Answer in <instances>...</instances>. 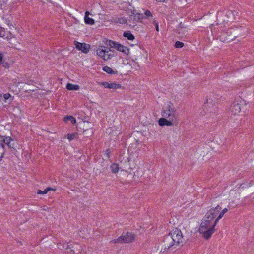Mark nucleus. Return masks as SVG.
Instances as JSON below:
<instances>
[{
  "instance_id": "nucleus-1",
  "label": "nucleus",
  "mask_w": 254,
  "mask_h": 254,
  "mask_svg": "<svg viewBox=\"0 0 254 254\" xmlns=\"http://www.w3.org/2000/svg\"><path fill=\"white\" fill-rule=\"evenodd\" d=\"M215 220L212 217L205 214L199 228V232L202 234L203 237L207 240L209 239L215 231Z\"/></svg>"
},
{
  "instance_id": "nucleus-2",
  "label": "nucleus",
  "mask_w": 254,
  "mask_h": 254,
  "mask_svg": "<svg viewBox=\"0 0 254 254\" xmlns=\"http://www.w3.org/2000/svg\"><path fill=\"white\" fill-rule=\"evenodd\" d=\"M162 117H167L168 119L179 120V115L173 104L170 103L165 106L162 112Z\"/></svg>"
},
{
  "instance_id": "nucleus-3",
  "label": "nucleus",
  "mask_w": 254,
  "mask_h": 254,
  "mask_svg": "<svg viewBox=\"0 0 254 254\" xmlns=\"http://www.w3.org/2000/svg\"><path fill=\"white\" fill-rule=\"evenodd\" d=\"M135 239V235L131 232H127L126 233H123L121 236L114 240L113 242L114 243H129L133 242Z\"/></svg>"
},
{
  "instance_id": "nucleus-4",
  "label": "nucleus",
  "mask_w": 254,
  "mask_h": 254,
  "mask_svg": "<svg viewBox=\"0 0 254 254\" xmlns=\"http://www.w3.org/2000/svg\"><path fill=\"white\" fill-rule=\"evenodd\" d=\"M169 235L172 238L173 241H174L177 246L183 242L184 238L182 233L178 228L173 229L169 233Z\"/></svg>"
},
{
  "instance_id": "nucleus-5",
  "label": "nucleus",
  "mask_w": 254,
  "mask_h": 254,
  "mask_svg": "<svg viewBox=\"0 0 254 254\" xmlns=\"http://www.w3.org/2000/svg\"><path fill=\"white\" fill-rule=\"evenodd\" d=\"M106 45L110 46L111 48L116 49L119 51L122 52L125 54L128 55L129 52V49L127 47L122 45L119 43L109 40L106 41Z\"/></svg>"
},
{
  "instance_id": "nucleus-6",
  "label": "nucleus",
  "mask_w": 254,
  "mask_h": 254,
  "mask_svg": "<svg viewBox=\"0 0 254 254\" xmlns=\"http://www.w3.org/2000/svg\"><path fill=\"white\" fill-rule=\"evenodd\" d=\"M217 107L215 101H213L211 98H207L204 103V109L206 114L215 113L217 111Z\"/></svg>"
},
{
  "instance_id": "nucleus-7",
  "label": "nucleus",
  "mask_w": 254,
  "mask_h": 254,
  "mask_svg": "<svg viewBox=\"0 0 254 254\" xmlns=\"http://www.w3.org/2000/svg\"><path fill=\"white\" fill-rule=\"evenodd\" d=\"M144 18L143 14H139L135 11H131V14L129 15V18L128 20L127 24L130 26L134 27L135 26L134 24L136 22L141 21V20Z\"/></svg>"
},
{
  "instance_id": "nucleus-8",
  "label": "nucleus",
  "mask_w": 254,
  "mask_h": 254,
  "mask_svg": "<svg viewBox=\"0 0 254 254\" xmlns=\"http://www.w3.org/2000/svg\"><path fill=\"white\" fill-rule=\"evenodd\" d=\"M162 245L165 251H168L170 249L173 250L177 246L174 241H173L172 238L169 234L164 237Z\"/></svg>"
},
{
  "instance_id": "nucleus-9",
  "label": "nucleus",
  "mask_w": 254,
  "mask_h": 254,
  "mask_svg": "<svg viewBox=\"0 0 254 254\" xmlns=\"http://www.w3.org/2000/svg\"><path fill=\"white\" fill-rule=\"evenodd\" d=\"M178 120L168 119L167 117H162L158 120V124L160 126H176L178 124Z\"/></svg>"
},
{
  "instance_id": "nucleus-10",
  "label": "nucleus",
  "mask_w": 254,
  "mask_h": 254,
  "mask_svg": "<svg viewBox=\"0 0 254 254\" xmlns=\"http://www.w3.org/2000/svg\"><path fill=\"white\" fill-rule=\"evenodd\" d=\"M13 3V0H0V9L9 11L11 10Z\"/></svg>"
},
{
  "instance_id": "nucleus-11",
  "label": "nucleus",
  "mask_w": 254,
  "mask_h": 254,
  "mask_svg": "<svg viewBox=\"0 0 254 254\" xmlns=\"http://www.w3.org/2000/svg\"><path fill=\"white\" fill-rule=\"evenodd\" d=\"M74 44L76 48L78 50L81 51L83 53H88L90 49V45L85 43H80L77 41H75Z\"/></svg>"
},
{
  "instance_id": "nucleus-12",
  "label": "nucleus",
  "mask_w": 254,
  "mask_h": 254,
  "mask_svg": "<svg viewBox=\"0 0 254 254\" xmlns=\"http://www.w3.org/2000/svg\"><path fill=\"white\" fill-rule=\"evenodd\" d=\"M221 209V207L219 205H217L214 208H211L206 212V214L208 215V216L212 217V219L215 220L217 218L216 216L218 215Z\"/></svg>"
},
{
  "instance_id": "nucleus-13",
  "label": "nucleus",
  "mask_w": 254,
  "mask_h": 254,
  "mask_svg": "<svg viewBox=\"0 0 254 254\" xmlns=\"http://www.w3.org/2000/svg\"><path fill=\"white\" fill-rule=\"evenodd\" d=\"M240 105L238 103L234 102L230 108V112L234 115H238L241 112Z\"/></svg>"
},
{
  "instance_id": "nucleus-14",
  "label": "nucleus",
  "mask_w": 254,
  "mask_h": 254,
  "mask_svg": "<svg viewBox=\"0 0 254 254\" xmlns=\"http://www.w3.org/2000/svg\"><path fill=\"white\" fill-rule=\"evenodd\" d=\"M100 84L104 86L105 88H107L109 89H116L121 87V84L116 83H109L107 82H101Z\"/></svg>"
},
{
  "instance_id": "nucleus-15",
  "label": "nucleus",
  "mask_w": 254,
  "mask_h": 254,
  "mask_svg": "<svg viewBox=\"0 0 254 254\" xmlns=\"http://www.w3.org/2000/svg\"><path fill=\"white\" fill-rule=\"evenodd\" d=\"M71 244L72 245L70 247V252H72L73 254H78L82 250L81 246L78 244L74 243L73 245L72 243Z\"/></svg>"
},
{
  "instance_id": "nucleus-16",
  "label": "nucleus",
  "mask_w": 254,
  "mask_h": 254,
  "mask_svg": "<svg viewBox=\"0 0 254 254\" xmlns=\"http://www.w3.org/2000/svg\"><path fill=\"white\" fill-rule=\"evenodd\" d=\"M97 55L102 58L104 60L106 58V53H108V51L105 49V47H101L97 49Z\"/></svg>"
},
{
  "instance_id": "nucleus-17",
  "label": "nucleus",
  "mask_w": 254,
  "mask_h": 254,
  "mask_svg": "<svg viewBox=\"0 0 254 254\" xmlns=\"http://www.w3.org/2000/svg\"><path fill=\"white\" fill-rule=\"evenodd\" d=\"M89 11H86L85 13L84 21L86 24L89 25H93L94 24V20L93 19L89 17L90 15Z\"/></svg>"
},
{
  "instance_id": "nucleus-18",
  "label": "nucleus",
  "mask_w": 254,
  "mask_h": 254,
  "mask_svg": "<svg viewBox=\"0 0 254 254\" xmlns=\"http://www.w3.org/2000/svg\"><path fill=\"white\" fill-rule=\"evenodd\" d=\"M228 211L227 208H224L222 211L220 210V211L219 212V215L217 217V218L215 220V223L214 225H217L218 221L222 218L223 215Z\"/></svg>"
},
{
  "instance_id": "nucleus-19",
  "label": "nucleus",
  "mask_w": 254,
  "mask_h": 254,
  "mask_svg": "<svg viewBox=\"0 0 254 254\" xmlns=\"http://www.w3.org/2000/svg\"><path fill=\"white\" fill-rule=\"evenodd\" d=\"M72 245V244L70 243V244H69L68 243H59L58 244V247L59 249H62V248H63V249H66V250H68V249H71V246Z\"/></svg>"
},
{
  "instance_id": "nucleus-20",
  "label": "nucleus",
  "mask_w": 254,
  "mask_h": 254,
  "mask_svg": "<svg viewBox=\"0 0 254 254\" xmlns=\"http://www.w3.org/2000/svg\"><path fill=\"white\" fill-rule=\"evenodd\" d=\"M66 87L69 90H77L79 89V86L78 85L72 84L69 83L66 84Z\"/></svg>"
},
{
  "instance_id": "nucleus-21",
  "label": "nucleus",
  "mask_w": 254,
  "mask_h": 254,
  "mask_svg": "<svg viewBox=\"0 0 254 254\" xmlns=\"http://www.w3.org/2000/svg\"><path fill=\"white\" fill-rule=\"evenodd\" d=\"M103 70L110 74H117V71H115L108 66H105L103 67Z\"/></svg>"
},
{
  "instance_id": "nucleus-22",
  "label": "nucleus",
  "mask_w": 254,
  "mask_h": 254,
  "mask_svg": "<svg viewBox=\"0 0 254 254\" xmlns=\"http://www.w3.org/2000/svg\"><path fill=\"white\" fill-rule=\"evenodd\" d=\"M123 36L127 38V39L129 40H133L135 38L133 34H132L129 31L125 32L123 33Z\"/></svg>"
},
{
  "instance_id": "nucleus-23",
  "label": "nucleus",
  "mask_w": 254,
  "mask_h": 254,
  "mask_svg": "<svg viewBox=\"0 0 254 254\" xmlns=\"http://www.w3.org/2000/svg\"><path fill=\"white\" fill-rule=\"evenodd\" d=\"M112 172L113 173H116L119 171V165L116 163L112 164L110 166Z\"/></svg>"
},
{
  "instance_id": "nucleus-24",
  "label": "nucleus",
  "mask_w": 254,
  "mask_h": 254,
  "mask_svg": "<svg viewBox=\"0 0 254 254\" xmlns=\"http://www.w3.org/2000/svg\"><path fill=\"white\" fill-rule=\"evenodd\" d=\"M64 121L65 122L70 121L72 124H75L76 123L75 119L72 116H66L64 117Z\"/></svg>"
},
{
  "instance_id": "nucleus-25",
  "label": "nucleus",
  "mask_w": 254,
  "mask_h": 254,
  "mask_svg": "<svg viewBox=\"0 0 254 254\" xmlns=\"http://www.w3.org/2000/svg\"><path fill=\"white\" fill-rule=\"evenodd\" d=\"M52 189L50 187H48L46 188L44 191H42L40 190H38L37 191V193L39 194H46L49 190H51Z\"/></svg>"
},
{
  "instance_id": "nucleus-26",
  "label": "nucleus",
  "mask_w": 254,
  "mask_h": 254,
  "mask_svg": "<svg viewBox=\"0 0 254 254\" xmlns=\"http://www.w3.org/2000/svg\"><path fill=\"white\" fill-rule=\"evenodd\" d=\"M117 22L121 24H125L127 23V20L125 17H121L118 19Z\"/></svg>"
},
{
  "instance_id": "nucleus-27",
  "label": "nucleus",
  "mask_w": 254,
  "mask_h": 254,
  "mask_svg": "<svg viewBox=\"0 0 254 254\" xmlns=\"http://www.w3.org/2000/svg\"><path fill=\"white\" fill-rule=\"evenodd\" d=\"M77 134L73 133V134H67V138L69 141H71L74 139H75L77 136Z\"/></svg>"
},
{
  "instance_id": "nucleus-28",
  "label": "nucleus",
  "mask_w": 254,
  "mask_h": 254,
  "mask_svg": "<svg viewBox=\"0 0 254 254\" xmlns=\"http://www.w3.org/2000/svg\"><path fill=\"white\" fill-rule=\"evenodd\" d=\"M184 46V43L180 41H177L175 44V47L177 48H180L183 47Z\"/></svg>"
},
{
  "instance_id": "nucleus-29",
  "label": "nucleus",
  "mask_w": 254,
  "mask_h": 254,
  "mask_svg": "<svg viewBox=\"0 0 254 254\" xmlns=\"http://www.w3.org/2000/svg\"><path fill=\"white\" fill-rule=\"evenodd\" d=\"M13 140L10 137H7L5 139H3L2 141L4 142L6 144H10V142L12 141Z\"/></svg>"
},
{
  "instance_id": "nucleus-30",
  "label": "nucleus",
  "mask_w": 254,
  "mask_h": 254,
  "mask_svg": "<svg viewBox=\"0 0 254 254\" xmlns=\"http://www.w3.org/2000/svg\"><path fill=\"white\" fill-rule=\"evenodd\" d=\"M107 58H104V60L106 61V60H107L108 59H111L112 57H114V54L113 53V52H111L110 53L108 54L107 53Z\"/></svg>"
},
{
  "instance_id": "nucleus-31",
  "label": "nucleus",
  "mask_w": 254,
  "mask_h": 254,
  "mask_svg": "<svg viewBox=\"0 0 254 254\" xmlns=\"http://www.w3.org/2000/svg\"><path fill=\"white\" fill-rule=\"evenodd\" d=\"M144 14L146 17H152V14L149 10H146L144 12Z\"/></svg>"
},
{
  "instance_id": "nucleus-32",
  "label": "nucleus",
  "mask_w": 254,
  "mask_h": 254,
  "mask_svg": "<svg viewBox=\"0 0 254 254\" xmlns=\"http://www.w3.org/2000/svg\"><path fill=\"white\" fill-rule=\"evenodd\" d=\"M5 35V31L0 27V37H4Z\"/></svg>"
},
{
  "instance_id": "nucleus-33",
  "label": "nucleus",
  "mask_w": 254,
  "mask_h": 254,
  "mask_svg": "<svg viewBox=\"0 0 254 254\" xmlns=\"http://www.w3.org/2000/svg\"><path fill=\"white\" fill-rule=\"evenodd\" d=\"M111 153V151L109 149H108L106 150V152H105V155L106 156V157L108 158H110V154Z\"/></svg>"
},
{
  "instance_id": "nucleus-34",
  "label": "nucleus",
  "mask_w": 254,
  "mask_h": 254,
  "mask_svg": "<svg viewBox=\"0 0 254 254\" xmlns=\"http://www.w3.org/2000/svg\"><path fill=\"white\" fill-rule=\"evenodd\" d=\"M3 66L5 68H9V64L7 62H3L2 63Z\"/></svg>"
},
{
  "instance_id": "nucleus-35",
  "label": "nucleus",
  "mask_w": 254,
  "mask_h": 254,
  "mask_svg": "<svg viewBox=\"0 0 254 254\" xmlns=\"http://www.w3.org/2000/svg\"><path fill=\"white\" fill-rule=\"evenodd\" d=\"M3 97L5 100H7L9 97H11V96L9 94L7 93V94H4Z\"/></svg>"
},
{
  "instance_id": "nucleus-36",
  "label": "nucleus",
  "mask_w": 254,
  "mask_h": 254,
  "mask_svg": "<svg viewBox=\"0 0 254 254\" xmlns=\"http://www.w3.org/2000/svg\"><path fill=\"white\" fill-rule=\"evenodd\" d=\"M154 23L155 24V28L156 29V30L157 31H159V26H158V23L157 22H156V21H154Z\"/></svg>"
},
{
  "instance_id": "nucleus-37",
  "label": "nucleus",
  "mask_w": 254,
  "mask_h": 254,
  "mask_svg": "<svg viewBox=\"0 0 254 254\" xmlns=\"http://www.w3.org/2000/svg\"><path fill=\"white\" fill-rule=\"evenodd\" d=\"M14 111H15L16 113H20V110L18 107H15L13 109Z\"/></svg>"
},
{
  "instance_id": "nucleus-38",
  "label": "nucleus",
  "mask_w": 254,
  "mask_h": 254,
  "mask_svg": "<svg viewBox=\"0 0 254 254\" xmlns=\"http://www.w3.org/2000/svg\"><path fill=\"white\" fill-rule=\"evenodd\" d=\"M7 146L10 148H13L14 147V144L10 142V144H8Z\"/></svg>"
},
{
  "instance_id": "nucleus-39",
  "label": "nucleus",
  "mask_w": 254,
  "mask_h": 254,
  "mask_svg": "<svg viewBox=\"0 0 254 254\" xmlns=\"http://www.w3.org/2000/svg\"><path fill=\"white\" fill-rule=\"evenodd\" d=\"M3 55L1 53H0V63L1 64V61L3 59Z\"/></svg>"
},
{
  "instance_id": "nucleus-40",
  "label": "nucleus",
  "mask_w": 254,
  "mask_h": 254,
  "mask_svg": "<svg viewBox=\"0 0 254 254\" xmlns=\"http://www.w3.org/2000/svg\"><path fill=\"white\" fill-rule=\"evenodd\" d=\"M106 51H108V54H109V52H113V51H112L110 48H107V49H106Z\"/></svg>"
},
{
  "instance_id": "nucleus-41",
  "label": "nucleus",
  "mask_w": 254,
  "mask_h": 254,
  "mask_svg": "<svg viewBox=\"0 0 254 254\" xmlns=\"http://www.w3.org/2000/svg\"><path fill=\"white\" fill-rule=\"evenodd\" d=\"M3 157V153H2L1 155L0 156V161H1Z\"/></svg>"
},
{
  "instance_id": "nucleus-42",
  "label": "nucleus",
  "mask_w": 254,
  "mask_h": 254,
  "mask_svg": "<svg viewBox=\"0 0 254 254\" xmlns=\"http://www.w3.org/2000/svg\"><path fill=\"white\" fill-rule=\"evenodd\" d=\"M157 2H164L165 1V0H156Z\"/></svg>"
},
{
  "instance_id": "nucleus-43",
  "label": "nucleus",
  "mask_w": 254,
  "mask_h": 254,
  "mask_svg": "<svg viewBox=\"0 0 254 254\" xmlns=\"http://www.w3.org/2000/svg\"><path fill=\"white\" fill-rule=\"evenodd\" d=\"M1 147H2L3 148H3H4V144H1Z\"/></svg>"
},
{
  "instance_id": "nucleus-44",
  "label": "nucleus",
  "mask_w": 254,
  "mask_h": 254,
  "mask_svg": "<svg viewBox=\"0 0 254 254\" xmlns=\"http://www.w3.org/2000/svg\"><path fill=\"white\" fill-rule=\"evenodd\" d=\"M106 58H107V53H106Z\"/></svg>"
},
{
  "instance_id": "nucleus-45",
  "label": "nucleus",
  "mask_w": 254,
  "mask_h": 254,
  "mask_svg": "<svg viewBox=\"0 0 254 254\" xmlns=\"http://www.w3.org/2000/svg\"><path fill=\"white\" fill-rule=\"evenodd\" d=\"M16 116H18V115H16ZM14 116H16V115H15V114H14Z\"/></svg>"
}]
</instances>
